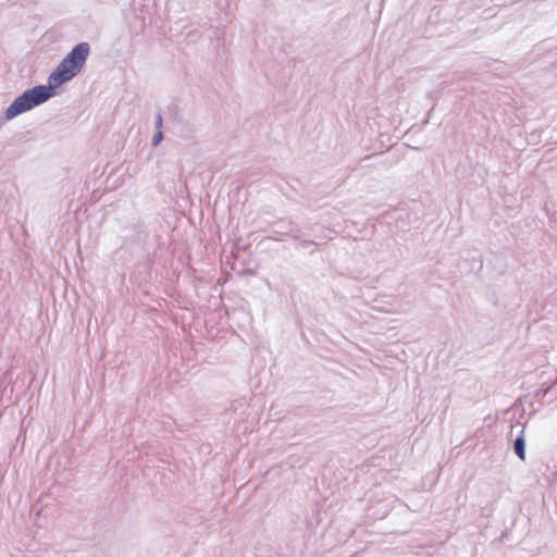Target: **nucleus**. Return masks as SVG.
<instances>
[{
  "label": "nucleus",
  "instance_id": "nucleus-8",
  "mask_svg": "<svg viewBox=\"0 0 557 557\" xmlns=\"http://www.w3.org/2000/svg\"><path fill=\"white\" fill-rule=\"evenodd\" d=\"M314 244H315V242H313V240H307V239H306V240H301V242L299 243V246H300L301 248H307L308 246H310V245H314Z\"/></svg>",
  "mask_w": 557,
  "mask_h": 557
},
{
  "label": "nucleus",
  "instance_id": "nucleus-6",
  "mask_svg": "<svg viewBox=\"0 0 557 557\" xmlns=\"http://www.w3.org/2000/svg\"><path fill=\"white\" fill-rule=\"evenodd\" d=\"M555 388L554 385L547 387V388H540L537 392H536V396L537 397H541V398H544L549 392H552L553 389Z\"/></svg>",
  "mask_w": 557,
  "mask_h": 557
},
{
  "label": "nucleus",
  "instance_id": "nucleus-2",
  "mask_svg": "<svg viewBox=\"0 0 557 557\" xmlns=\"http://www.w3.org/2000/svg\"><path fill=\"white\" fill-rule=\"evenodd\" d=\"M32 91V89L25 90L15 100L5 109L4 114L0 115V128L4 126V124L14 117L23 114L32 109L42 104L39 99H41L40 94Z\"/></svg>",
  "mask_w": 557,
  "mask_h": 557
},
{
  "label": "nucleus",
  "instance_id": "nucleus-5",
  "mask_svg": "<svg viewBox=\"0 0 557 557\" xmlns=\"http://www.w3.org/2000/svg\"><path fill=\"white\" fill-rule=\"evenodd\" d=\"M162 139H163L162 131H157L152 136V140H151L152 146H158Z\"/></svg>",
  "mask_w": 557,
  "mask_h": 557
},
{
  "label": "nucleus",
  "instance_id": "nucleus-3",
  "mask_svg": "<svg viewBox=\"0 0 557 557\" xmlns=\"http://www.w3.org/2000/svg\"><path fill=\"white\" fill-rule=\"evenodd\" d=\"M513 450L521 460L525 459V440L523 436V429L521 430V434L513 441Z\"/></svg>",
  "mask_w": 557,
  "mask_h": 557
},
{
  "label": "nucleus",
  "instance_id": "nucleus-7",
  "mask_svg": "<svg viewBox=\"0 0 557 557\" xmlns=\"http://www.w3.org/2000/svg\"><path fill=\"white\" fill-rule=\"evenodd\" d=\"M162 125H163V117H162V114L160 112H158L156 114V121H154V126H156L157 131H161Z\"/></svg>",
  "mask_w": 557,
  "mask_h": 557
},
{
  "label": "nucleus",
  "instance_id": "nucleus-1",
  "mask_svg": "<svg viewBox=\"0 0 557 557\" xmlns=\"http://www.w3.org/2000/svg\"><path fill=\"white\" fill-rule=\"evenodd\" d=\"M90 53V45L86 41L76 45L59 63L48 77V85H38L32 91L40 94V102L45 103L55 95V88L73 79L84 69Z\"/></svg>",
  "mask_w": 557,
  "mask_h": 557
},
{
  "label": "nucleus",
  "instance_id": "nucleus-4",
  "mask_svg": "<svg viewBox=\"0 0 557 557\" xmlns=\"http://www.w3.org/2000/svg\"><path fill=\"white\" fill-rule=\"evenodd\" d=\"M280 233L286 236H290L295 239H299L302 235L301 230L292 221H288L287 227L282 230Z\"/></svg>",
  "mask_w": 557,
  "mask_h": 557
}]
</instances>
